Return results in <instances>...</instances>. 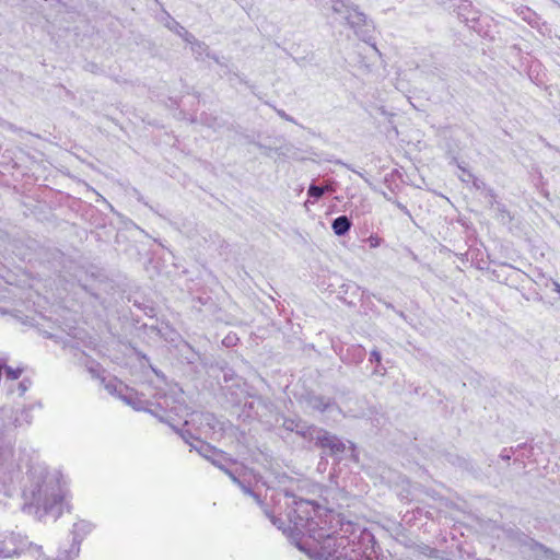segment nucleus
Returning a JSON list of instances; mask_svg holds the SVG:
<instances>
[{
	"label": "nucleus",
	"mask_w": 560,
	"mask_h": 560,
	"mask_svg": "<svg viewBox=\"0 0 560 560\" xmlns=\"http://www.w3.org/2000/svg\"><path fill=\"white\" fill-rule=\"evenodd\" d=\"M21 413H22V415H26V416H27V411H26L25 409H22V410H21Z\"/></svg>",
	"instance_id": "20"
},
{
	"label": "nucleus",
	"mask_w": 560,
	"mask_h": 560,
	"mask_svg": "<svg viewBox=\"0 0 560 560\" xmlns=\"http://www.w3.org/2000/svg\"><path fill=\"white\" fill-rule=\"evenodd\" d=\"M177 409H178L179 411H182V412H184V410H185V408H183V407H178Z\"/></svg>",
	"instance_id": "21"
},
{
	"label": "nucleus",
	"mask_w": 560,
	"mask_h": 560,
	"mask_svg": "<svg viewBox=\"0 0 560 560\" xmlns=\"http://www.w3.org/2000/svg\"><path fill=\"white\" fill-rule=\"evenodd\" d=\"M469 5L468 4H464L462 8H460V11H459V15L464 19V21L469 24L470 27L472 28H476L477 25V21H478V18L476 16L477 15V12H474L471 16H469L468 14H466L464 12V10H466Z\"/></svg>",
	"instance_id": "12"
},
{
	"label": "nucleus",
	"mask_w": 560,
	"mask_h": 560,
	"mask_svg": "<svg viewBox=\"0 0 560 560\" xmlns=\"http://www.w3.org/2000/svg\"><path fill=\"white\" fill-rule=\"evenodd\" d=\"M351 228V222L346 215L338 217L332 222V231L336 235H345Z\"/></svg>",
	"instance_id": "10"
},
{
	"label": "nucleus",
	"mask_w": 560,
	"mask_h": 560,
	"mask_svg": "<svg viewBox=\"0 0 560 560\" xmlns=\"http://www.w3.org/2000/svg\"><path fill=\"white\" fill-rule=\"evenodd\" d=\"M332 10L341 14L349 26L359 35L360 28L365 25V15L357 9L348 7L342 0H332Z\"/></svg>",
	"instance_id": "6"
},
{
	"label": "nucleus",
	"mask_w": 560,
	"mask_h": 560,
	"mask_svg": "<svg viewBox=\"0 0 560 560\" xmlns=\"http://www.w3.org/2000/svg\"><path fill=\"white\" fill-rule=\"evenodd\" d=\"M331 187L329 185L325 186V187H319V186H315V185H311L308 190H307V195L310 198H313L315 202L316 200H318L326 191H331Z\"/></svg>",
	"instance_id": "11"
},
{
	"label": "nucleus",
	"mask_w": 560,
	"mask_h": 560,
	"mask_svg": "<svg viewBox=\"0 0 560 560\" xmlns=\"http://www.w3.org/2000/svg\"><path fill=\"white\" fill-rule=\"evenodd\" d=\"M555 291L560 294V283L555 282Z\"/></svg>",
	"instance_id": "17"
},
{
	"label": "nucleus",
	"mask_w": 560,
	"mask_h": 560,
	"mask_svg": "<svg viewBox=\"0 0 560 560\" xmlns=\"http://www.w3.org/2000/svg\"><path fill=\"white\" fill-rule=\"evenodd\" d=\"M315 439L322 447L328 448L334 455H340L348 448V446L342 441L334 435L328 434L327 432H317ZM349 448L351 452H353L352 446H349Z\"/></svg>",
	"instance_id": "8"
},
{
	"label": "nucleus",
	"mask_w": 560,
	"mask_h": 560,
	"mask_svg": "<svg viewBox=\"0 0 560 560\" xmlns=\"http://www.w3.org/2000/svg\"><path fill=\"white\" fill-rule=\"evenodd\" d=\"M371 359H372V360H375L376 362H380V360H381V354H380L377 351H373V352L371 353Z\"/></svg>",
	"instance_id": "16"
},
{
	"label": "nucleus",
	"mask_w": 560,
	"mask_h": 560,
	"mask_svg": "<svg viewBox=\"0 0 560 560\" xmlns=\"http://www.w3.org/2000/svg\"><path fill=\"white\" fill-rule=\"evenodd\" d=\"M93 529L92 523L88 521H79L73 524L72 527V535H73V542H78L80 545V541L89 535Z\"/></svg>",
	"instance_id": "9"
},
{
	"label": "nucleus",
	"mask_w": 560,
	"mask_h": 560,
	"mask_svg": "<svg viewBox=\"0 0 560 560\" xmlns=\"http://www.w3.org/2000/svg\"><path fill=\"white\" fill-rule=\"evenodd\" d=\"M105 389L114 396H117L120 400H122L126 405L130 406L133 410L138 411L140 409V399L136 389L130 388L122 382L117 378H110L105 382Z\"/></svg>",
	"instance_id": "5"
},
{
	"label": "nucleus",
	"mask_w": 560,
	"mask_h": 560,
	"mask_svg": "<svg viewBox=\"0 0 560 560\" xmlns=\"http://www.w3.org/2000/svg\"><path fill=\"white\" fill-rule=\"evenodd\" d=\"M9 413L8 409H0V492L9 494L12 488L25 481L23 493L35 514L39 518L47 515L58 518L70 508L69 479L61 470L42 462L31 445H13L2 440L10 427L5 421Z\"/></svg>",
	"instance_id": "2"
},
{
	"label": "nucleus",
	"mask_w": 560,
	"mask_h": 560,
	"mask_svg": "<svg viewBox=\"0 0 560 560\" xmlns=\"http://www.w3.org/2000/svg\"><path fill=\"white\" fill-rule=\"evenodd\" d=\"M28 550L36 556V560H74L79 556L80 547L78 542H72L68 549H60L56 558L44 556L38 545L30 544Z\"/></svg>",
	"instance_id": "7"
},
{
	"label": "nucleus",
	"mask_w": 560,
	"mask_h": 560,
	"mask_svg": "<svg viewBox=\"0 0 560 560\" xmlns=\"http://www.w3.org/2000/svg\"><path fill=\"white\" fill-rule=\"evenodd\" d=\"M26 545L25 538L20 533L3 528L0 524V559L20 556Z\"/></svg>",
	"instance_id": "4"
},
{
	"label": "nucleus",
	"mask_w": 560,
	"mask_h": 560,
	"mask_svg": "<svg viewBox=\"0 0 560 560\" xmlns=\"http://www.w3.org/2000/svg\"><path fill=\"white\" fill-rule=\"evenodd\" d=\"M366 243L369 244V246L371 248H376L381 245L382 243V240L381 237H378L377 235H370L368 238H366Z\"/></svg>",
	"instance_id": "15"
},
{
	"label": "nucleus",
	"mask_w": 560,
	"mask_h": 560,
	"mask_svg": "<svg viewBox=\"0 0 560 560\" xmlns=\"http://www.w3.org/2000/svg\"><path fill=\"white\" fill-rule=\"evenodd\" d=\"M197 443L198 445H194V447L201 456L224 470L234 482L241 486L245 493L253 495L257 503L261 504L262 490H265V498H267V492L270 490L265 481L258 479L252 470L232 460L221 451L201 441H197Z\"/></svg>",
	"instance_id": "3"
},
{
	"label": "nucleus",
	"mask_w": 560,
	"mask_h": 560,
	"mask_svg": "<svg viewBox=\"0 0 560 560\" xmlns=\"http://www.w3.org/2000/svg\"><path fill=\"white\" fill-rule=\"evenodd\" d=\"M197 418L205 419L207 421V425L210 427V420H212V416H210V415H191V419L190 420L185 419L184 424L187 425L190 422H195Z\"/></svg>",
	"instance_id": "14"
},
{
	"label": "nucleus",
	"mask_w": 560,
	"mask_h": 560,
	"mask_svg": "<svg viewBox=\"0 0 560 560\" xmlns=\"http://www.w3.org/2000/svg\"><path fill=\"white\" fill-rule=\"evenodd\" d=\"M232 341H233V340H232V338H231L230 336H228V337L225 338V340H224V342H226V343H229V345H230Z\"/></svg>",
	"instance_id": "19"
},
{
	"label": "nucleus",
	"mask_w": 560,
	"mask_h": 560,
	"mask_svg": "<svg viewBox=\"0 0 560 560\" xmlns=\"http://www.w3.org/2000/svg\"><path fill=\"white\" fill-rule=\"evenodd\" d=\"M288 482L287 476L277 477L275 508L265 513L301 551L315 560H377L370 532L311 501H298L288 492Z\"/></svg>",
	"instance_id": "1"
},
{
	"label": "nucleus",
	"mask_w": 560,
	"mask_h": 560,
	"mask_svg": "<svg viewBox=\"0 0 560 560\" xmlns=\"http://www.w3.org/2000/svg\"><path fill=\"white\" fill-rule=\"evenodd\" d=\"M161 405L165 406V407H168V398L165 397L163 404H161Z\"/></svg>",
	"instance_id": "18"
},
{
	"label": "nucleus",
	"mask_w": 560,
	"mask_h": 560,
	"mask_svg": "<svg viewBox=\"0 0 560 560\" xmlns=\"http://www.w3.org/2000/svg\"><path fill=\"white\" fill-rule=\"evenodd\" d=\"M2 372L5 373V376H7L8 380H12L13 381V380H18L21 376L23 370L20 369V368L13 369L11 366H8L4 363V368L2 369Z\"/></svg>",
	"instance_id": "13"
}]
</instances>
